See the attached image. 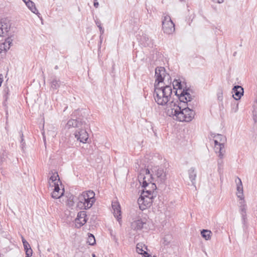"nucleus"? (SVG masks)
Instances as JSON below:
<instances>
[{
	"label": "nucleus",
	"instance_id": "f257e3e1",
	"mask_svg": "<svg viewBox=\"0 0 257 257\" xmlns=\"http://www.w3.org/2000/svg\"><path fill=\"white\" fill-rule=\"evenodd\" d=\"M154 93L155 100L158 104L164 105L170 100L172 94V86L169 84L165 86L155 85Z\"/></svg>",
	"mask_w": 257,
	"mask_h": 257
},
{
	"label": "nucleus",
	"instance_id": "f03ea898",
	"mask_svg": "<svg viewBox=\"0 0 257 257\" xmlns=\"http://www.w3.org/2000/svg\"><path fill=\"white\" fill-rule=\"evenodd\" d=\"M178 101H171L169 103L166 109L167 115L180 121H186L185 108H182Z\"/></svg>",
	"mask_w": 257,
	"mask_h": 257
},
{
	"label": "nucleus",
	"instance_id": "7ed1b4c3",
	"mask_svg": "<svg viewBox=\"0 0 257 257\" xmlns=\"http://www.w3.org/2000/svg\"><path fill=\"white\" fill-rule=\"evenodd\" d=\"M95 193L93 191L83 192L78 197L77 207L79 209L90 208L95 202Z\"/></svg>",
	"mask_w": 257,
	"mask_h": 257
},
{
	"label": "nucleus",
	"instance_id": "20e7f679",
	"mask_svg": "<svg viewBox=\"0 0 257 257\" xmlns=\"http://www.w3.org/2000/svg\"><path fill=\"white\" fill-rule=\"evenodd\" d=\"M138 180L141 185L144 188L154 191L156 189V186L154 183H152L153 177L148 169H143L140 171L138 175Z\"/></svg>",
	"mask_w": 257,
	"mask_h": 257
},
{
	"label": "nucleus",
	"instance_id": "39448f33",
	"mask_svg": "<svg viewBox=\"0 0 257 257\" xmlns=\"http://www.w3.org/2000/svg\"><path fill=\"white\" fill-rule=\"evenodd\" d=\"M154 191L147 188L143 190L141 196L138 200L140 210H144L150 207L154 199Z\"/></svg>",
	"mask_w": 257,
	"mask_h": 257
},
{
	"label": "nucleus",
	"instance_id": "423d86ee",
	"mask_svg": "<svg viewBox=\"0 0 257 257\" xmlns=\"http://www.w3.org/2000/svg\"><path fill=\"white\" fill-rule=\"evenodd\" d=\"M214 150L218 154V157L222 159L225 153L224 144L226 141L225 137L223 135L217 134L214 136Z\"/></svg>",
	"mask_w": 257,
	"mask_h": 257
},
{
	"label": "nucleus",
	"instance_id": "0eeeda50",
	"mask_svg": "<svg viewBox=\"0 0 257 257\" xmlns=\"http://www.w3.org/2000/svg\"><path fill=\"white\" fill-rule=\"evenodd\" d=\"M162 28L164 32L170 35L173 34L175 31V24L171 20L170 17L166 15L162 19Z\"/></svg>",
	"mask_w": 257,
	"mask_h": 257
},
{
	"label": "nucleus",
	"instance_id": "6e6552de",
	"mask_svg": "<svg viewBox=\"0 0 257 257\" xmlns=\"http://www.w3.org/2000/svg\"><path fill=\"white\" fill-rule=\"evenodd\" d=\"M155 76L156 78V82H158V84H155V85H159V84L163 82L164 81L167 80L168 84L171 82V81L169 82L170 76L168 74L166 73V70L164 67H160L156 68Z\"/></svg>",
	"mask_w": 257,
	"mask_h": 257
},
{
	"label": "nucleus",
	"instance_id": "1a4fd4ad",
	"mask_svg": "<svg viewBox=\"0 0 257 257\" xmlns=\"http://www.w3.org/2000/svg\"><path fill=\"white\" fill-rule=\"evenodd\" d=\"M152 172L155 177L154 178L158 182L162 183L166 180V172L163 168L155 167L153 168Z\"/></svg>",
	"mask_w": 257,
	"mask_h": 257
},
{
	"label": "nucleus",
	"instance_id": "9d476101",
	"mask_svg": "<svg viewBox=\"0 0 257 257\" xmlns=\"http://www.w3.org/2000/svg\"><path fill=\"white\" fill-rule=\"evenodd\" d=\"M10 21L7 18L2 19L0 21V37L7 35L11 28Z\"/></svg>",
	"mask_w": 257,
	"mask_h": 257
},
{
	"label": "nucleus",
	"instance_id": "9b49d317",
	"mask_svg": "<svg viewBox=\"0 0 257 257\" xmlns=\"http://www.w3.org/2000/svg\"><path fill=\"white\" fill-rule=\"evenodd\" d=\"M60 185H62L61 183H55L54 185H49V187L52 188L53 189V192L51 194L52 198L58 199L63 195L64 192V188L60 189Z\"/></svg>",
	"mask_w": 257,
	"mask_h": 257
},
{
	"label": "nucleus",
	"instance_id": "f8f14e48",
	"mask_svg": "<svg viewBox=\"0 0 257 257\" xmlns=\"http://www.w3.org/2000/svg\"><path fill=\"white\" fill-rule=\"evenodd\" d=\"M86 212L84 211H81L78 212L77 218L75 220V224L77 228H80L87 221Z\"/></svg>",
	"mask_w": 257,
	"mask_h": 257
},
{
	"label": "nucleus",
	"instance_id": "ddd939ff",
	"mask_svg": "<svg viewBox=\"0 0 257 257\" xmlns=\"http://www.w3.org/2000/svg\"><path fill=\"white\" fill-rule=\"evenodd\" d=\"M75 138L82 143H86L88 139V134L87 132L83 129H79L78 131H76L74 134Z\"/></svg>",
	"mask_w": 257,
	"mask_h": 257
},
{
	"label": "nucleus",
	"instance_id": "4468645a",
	"mask_svg": "<svg viewBox=\"0 0 257 257\" xmlns=\"http://www.w3.org/2000/svg\"><path fill=\"white\" fill-rule=\"evenodd\" d=\"M112 208L113 210V214L114 217L117 218L119 223L120 224L121 210L120 207L118 202L117 201H113L112 202Z\"/></svg>",
	"mask_w": 257,
	"mask_h": 257
},
{
	"label": "nucleus",
	"instance_id": "2eb2a0df",
	"mask_svg": "<svg viewBox=\"0 0 257 257\" xmlns=\"http://www.w3.org/2000/svg\"><path fill=\"white\" fill-rule=\"evenodd\" d=\"M192 99V97L191 94L188 92L187 90H183L179 96V100L181 102L189 104L188 102H190Z\"/></svg>",
	"mask_w": 257,
	"mask_h": 257
},
{
	"label": "nucleus",
	"instance_id": "dca6fc26",
	"mask_svg": "<svg viewBox=\"0 0 257 257\" xmlns=\"http://www.w3.org/2000/svg\"><path fill=\"white\" fill-rule=\"evenodd\" d=\"M49 175H50L48 180L49 185H54L55 183H61L58 173L56 171H51Z\"/></svg>",
	"mask_w": 257,
	"mask_h": 257
},
{
	"label": "nucleus",
	"instance_id": "f3484780",
	"mask_svg": "<svg viewBox=\"0 0 257 257\" xmlns=\"http://www.w3.org/2000/svg\"><path fill=\"white\" fill-rule=\"evenodd\" d=\"M191 106L190 104H187V107H185V119L186 122H189L192 120L194 117L195 112L194 111L189 107Z\"/></svg>",
	"mask_w": 257,
	"mask_h": 257
},
{
	"label": "nucleus",
	"instance_id": "a211bd4d",
	"mask_svg": "<svg viewBox=\"0 0 257 257\" xmlns=\"http://www.w3.org/2000/svg\"><path fill=\"white\" fill-rule=\"evenodd\" d=\"M146 222L143 221L141 219H138L133 221L131 223V228L134 230H141L143 228L144 225Z\"/></svg>",
	"mask_w": 257,
	"mask_h": 257
},
{
	"label": "nucleus",
	"instance_id": "6ab92c4d",
	"mask_svg": "<svg viewBox=\"0 0 257 257\" xmlns=\"http://www.w3.org/2000/svg\"><path fill=\"white\" fill-rule=\"evenodd\" d=\"M233 96L236 100L239 99L243 94V89L240 86H235L232 89Z\"/></svg>",
	"mask_w": 257,
	"mask_h": 257
},
{
	"label": "nucleus",
	"instance_id": "aec40b11",
	"mask_svg": "<svg viewBox=\"0 0 257 257\" xmlns=\"http://www.w3.org/2000/svg\"><path fill=\"white\" fill-rule=\"evenodd\" d=\"M238 182L236 180L237 185V192L236 195L240 199V200L244 199V195L243 193V187L240 178H237Z\"/></svg>",
	"mask_w": 257,
	"mask_h": 257
},
{
	"label": "nucleus",
	"instance_id": "412c9836",
	"mask_svg": "<svg viewBox=\"0 0 257 257\" xmlns=\"http://www.w3.org/2000/svg\"><path fill=\"white\" fill-rule=\"evenodd\" d=\"M23 1L25 3L27 7L32 13L36 14L39 17H40V14L36 8L34 3L30 0H23Z\"/></svg>",
	"mask_w": 257,
	"mask_h": 257
},
{
	"label": "nucleus",
	"instance_id": "4be33fe9",
	"mask_svg": "<svg viewBox=\"0 0 257 257\" xmlns=\"http://www.w3.org/2000/svg\"><path fill=\"white\" fill-rule=\"evenodd\" d=\"M147 246L143 243H138L137 244L136 251L138 253L144 254L145 257H150L147 252Z\"/></svg>",
	"mask_w": 257,
	"mask_h": 257
},
{
	"label": "nucleus",
	"instance_id": "5701e85b",
	"mask_svg": "<svg viewBox=\"0 0 257 257\" xmlns=\"http://www.w3.org/2000/svg\"><path fill=\"white\" fill-rule=\"evenodd\" d=\"M241 201L239 202V211L242 216V219H245L246 215V204L244 199L240 200Z\"/></svg>",
	"mask_w": 257,
	"mask_h": 257
},
{
	"label": "nucleus",
	"instance_id": "b1692460",
	"mask_svg": "<svg viewBox=\"0 0 257 257\" xmlns=\"http://www.w3.org/2000/svg\"><path fill=\"white\" fill-rule=\"evenodd\" d=\"M80 123L76 119H71L68 121L66 124V128H70L71 127H79Z\"/></svg>",
	"mask_w": 257,
	"mask_h": 257
},
{
	"label": "nucleus",
	"instance_id": "393cba45",
	"mask_svg": "<svg viewBox=\"0 0 257 257\" xmlns=\"http://www.w3.org/2000/svg\"><path fill=\"white\" fill-rule=\"evenodd\" d=\"M201 234L205 240H208L211 239L212 232L210 230L203 229L201 232Z\"/></svg>",
	"mask_w": 257,
	"mask_h": 257
},
{
	"label": "nucleus",
	"instance_id": "a878e982",
	"mask_svg": "<svg viewBox=\"0 0 257 257\" xmlns=\"http://www.w3.org/2000/svg\"><path fill=\"white\" fill-rule=\"evenodd\" d=\"M189 177L191 181L193 183V181L195 180L196 177V173L195 169L193 168H190L188 170Z\"/></svg>",
	"mask_w": 257,
	"mask_h": 257
},
{
	"label": "nucleus",
	"instance_id": "bb28decb",
	"mask_svg": "<svg viewBox=\"0 0 257 257\" xmlns=\"http://www.w3.org/2000/svg\"><path fill=\"white\" fill-rule=\"evenodd\" d=\"M13 39L11 37H8L5 40V41L3 43V44H5V47L7 51L10 48Z\"/></svg>",
	"mask_w": 257,
	"mask_h": 257
},
{
	"label": "nucleus",
	"instance_id": "cd10ccee",
	"mask_svg": "<svg viewBox=\"0 0 257 257\" xmlns=\"http://www.w3.org/2000/svg\"><path fill=\"white\" fill-rule=\"evenodd\" d=\"M173 86L174 89H182V85L181 81L178 80H174L173 82Z\"/></svg>",
	"mask_w": 257,
	"mask_h": 257
},
{
	"label": "nucleus",
	"instance_id": "c85d7f7f",
	"mask_svg": "<svg viewBox=\"0 0 257 257\" xmlns=\"http://www.w3.org/2000/svg\"><path fill=\"white\" fill-rule=\"evenodd\" d=\"M87 242L90 245H93L95 243V237L92 234H89L88 236Z\"/></svg>",
	"mask_w": 257,
	"mask_h": 257
},
{
	"label": "nucleus",
	"instance_id": "c756f323",
	"mask_svg": "<svg viewBox=\"0 0 257 257\" xmlns=\"http://www.w3.org/2000/svg\"><path fill=\"white\" fill-rule=\"evenodd\" d=\"M51 86L53 89H57L60 86L59 81L56 79H53L51 83Z\"/></svg>",
	"mask_w": 257,
	"mask_h": 257
},
{
	"label": "nucleus",
	"instance_id": "7c9ffc66",
	"mask_svg": "<svg viewBox=\"0 0 257 257\" xmlns=\"http://www.w3.org/2000/svg\"><path fill=\"white\" fill-rule=\"evenodd\" d=\"M25 250L26 251V257H30L31 256H32V253H33V250L31 247H29V248L25 249Z\"/></svg>",
	"mask_w": 257,
	"mask_h": 257
},
{
	"label": "nucleus",
	"instance_id": "2f4dec72",
	"mask_svg": "<svg viewBox=\"0 0 257 257\" xmlns=\"http://www.w3.org/2000/svg\"><path fill=\"white\" fill-rule=\"evenodd\" d=\"M220 160H218V168L219 171L221 170V168L222 167V165H223V161L221 160L222 159H221L220 158Z\"/></svg>",
	"mask_w": 257,
	"mask_h": 257
},
{
	"label": "nucleus",
	"instance_id": "473e14b6",
	"mask_svg": "<svg viewBox=\"0 0 257 257\" xmlns=\"http://www.w3.org/2000/svg\"><path fill=\"white\" fill-rule=\"evenodd\" d=\"M6 48L5 47V44H3V43L0 44V53H2L3 52H6Z\"/></svg>",
	"mask_w": 257,
	"mask_h": 257
},
{
	"label": "nucleus",
	"instance_id": "72a5a7b5",
	"mask_svg": "<svg viewBox=\"0 0 257 257\" xmlns=\"http://www.w3.org/2000/svg\"><path fill=\"white\" fill-rule=\"evenodd\" d=\"M23 245H24L25 249H26L29 248V247H31L30 246V244H29V243L27 241H24Z\"/></svg>",
	"mask_w": 257,
	"mask_h": 257
},
{
	"label": "nucleus",
	"instance_id": "f704fd0d",
	"mask_svg": "<svg viewBox=\"0 0 257 257\" xmlns=\"http://www.w3.org/2000/svg\"><path fill=\"white\" fill-rule=\"evenodd\" d=\"M212 2L218 4H222L223 3L224 0H212Z\"/></svg>",
	"mask_w": 257,
	"mask_h": 257
},
{
	"label": "nucleus",
	"instance_id": "c9c22d12",
	"mask_svg": "<svg viewBox=\"0 0 257 257\" xmlns=\"http://www.w3.org/2000/svg\"><path fill=\"white\" fill-rule=\"evenodd\" d=\"M94 1V6L95 8H97L99 6V3L97 2V0H93Z\"/></svg>",
	"mask_w": 257,
	"mask_h": 257
},
{
	"label": "nucleus",
	"instance_id": "e433bc0d",
	"mask_svg": "<svg viewBox=\"0 0 257 257\" xmlns=\"http://www.w3.org/2000/svg\"><path fill=\"white\" fill-rule=\"evenodd\" d=\"M24 144H25V143L24 142L23 135L22 134V136H21V145L22 146V147H24Z\"/></svg>",
	"mask_w": 257,
	"mask_h": 257
},
{
	"label": "nucleus",
	"instance_id": "4c0bfd02",
	"mask_svg": "<svg viewBox=\"0 0 257 257\" xmlns=\"http://www.w3.org/2000/svg\"><path fill=\"white\" fill-rule=\"evenodd\" d=\"M238 109V104H236L235 106V108H233L232 110L234 112H236L237 111Z\"/></svg>",
	"mask_w": 257,
	"mask_h": 257
},
{
	"label": "nucleus",
	"instance_id": "58836bf2",
	"mask_svg": "<svg viewBox=\"0 0 257 257\" xmlns=\"http://www.w3.org/2000/svg\"><path fill=\"white\" fill-rule=\"evenodd\" d=\"M3 81V76L2 74H0V87L2 85V83Z\"/></svg>",
	"mask_w": 257,
	"mask_h": 257
},
{
	"label": "nucleus",
	"instance_id": "ea45409f",
	"mask_svg": "<svg viewBox=\"0 0 257 257\" xmlns=\"http://www.w3.org/2000/svg\"><path fill=\"white\" fill-rule=\"evenodd\" d=\"M99 29L100 32V34L101 35H102L104 33V30L102 27H100V28H99Z\"/></svg>",
	"mask_w": 257,
	"mask_h": 257
},
{
	"label": "nucleus",
	"instance_id": "a19ab883",
	"mask_svg": "<svg viewBox=\"0 0 257 257\" xmlns=\"http://www.w3.org/2000/svg\"><path fill=\"white\" fill-rule=\"evenodd\" d=\"M95 23L97 25V26L98 27V28H100V27H101V23L99 21H95Z\"/></svg>",
	"mask_w": 257,
	"mask_h": 257
},
{
	"label": "nucleus",
	"instance_id": "79ce46f5",
	"mask_svg": "<svg viewBox=\"0 0 257 257\" xmlns=\"http://www.w3.org/2000/svg\"><path fill=\"white\" fill-rule=\"evenodd\" d=\"M22 242H23V243L24 244V241H27L26 240V239L24 238L23 236H22Z\"/></svg>",
	"mask_w": 257,
	"mask_h": 257
},
{
	"label": "nucleus",
	"instance_id": "37998d69",
	"mask_svg": "<svg viewBox=\"0 0 257 257\" xmlns=\"http://www.w3.org/2000/svg\"><path fill=\"white\" fill-rule=\"evenodd\" d=\"M179 1H180V2H184V1H185V0H179Z\"/></svg>",
	"mask_w": 257,
	"mask_h": 257
}]
</instances>
